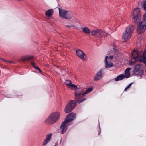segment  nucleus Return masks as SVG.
Listing matches in <instances>:
<instances>
[{
	"label": "nucleus",
	"instance_id": "obj_30",
	"mask_svg": "<svg viewBox=\"0 0 146 146\" xmlns=\"http://www.w3.org/2000/svg\"><path fill=\"white\" fill-rule=\"evenodd\" d=\"M132 84V83H130L129 85L127 87H126L124 89V91H126L127 90L128 88H129L130 87V86H131V85Z\"/></svg>",
	"mask_w": 146,
	"mask_h": 146
},
{
	"label": "nucleus",
	"instance_id": "obj_19",
	"mask_svg": "<svg viewBox=\"0 0 146 146\" xmlns=\"http://www.w3.org/2000/svg\"><path fill=\"white\" fill-rule=\"evenodd\" d=\"M125 78V76L123 74L119 75L115 78V80L116 81L121 80Z\"/></svg>",
	"mask_w": 146,
	"mask_h": 146
},
{
	"label": "nucleus",
	"instance_id": "obj_15",
	"mask_svg": "<svg viewBox=\"0 0 146 146\" xmlns=\"http://www.w3.org/2000/svg\"><path fill=\"white\" fill-rule=\"evenodd\" d=\"M65 84L72 89H76L77 88V85L72 84L71 81L70 80H66L65 82Z\"/></svg>",
	"mask_w": 146,
	"mask_h": 146
},
{
	"label": "nucleus",
	"instance_id": "obj_28",
	"mask_svg": "<svg viewBox=\"0 0 146 146\" xmlns=\"http://www.w3.org/2000/svg\"><path fill=\"white\" fill-rule=\"evenodd\" d=\"M49 141H48V140H47L46 139H45L43 143H42V145H45L47 143H48Z\"/></svg>",
	"mask_w": 146,
	"mask_h": 146
},
{
	"label": "nucleus",
	"instance_id": "obj_20",
	"mask_svg": "<svg viewBox=\"0 0 146 146\" xmlns=\"http://www.w3.org/2000/svg\"><path fill=\"white\" fill-rule=\"evenodd\" d=\"M142 66L139 64L137 65L135 67L134 70L136 72H138L141 69Z\"/></svg>",
	"mask_w": 146,
	"mask_h": 146
},
{
	"label": "nucleus",
	"instance_id": "obj_31",
	"mask_svg": "<svg viewBox=\"0 0 146 146\" xmlns=\"http://www.w3.org/2000/svg\"><path fill=\"white\" fill-rule=\"evenodd\" d=\"M143 20L146 22V13H145L143 15Z\"/></svg>",
	"mask_w": 146,
	"mask_h": 146
},
{
	"label": "nucleus",
	"instance_id": "obj_2",
	"mask_svg": "<svg viewBox=\"0 0 146 146\" xmlns=\"http://www.w3.org/2000/svg\"><path fill=\"white\" fill-rule=\"evenodd\" d=\"M134 31L133 25H129L127 27L126 30L124 32L122 39L124 41H127L131 37Z\"/></svg>",
	"mask_w": 146,
	"mask_h": 146
},
{
	"label": "nucleus",
	"instance_id": "obj_35",
	"mask_svg": "<svg viewBox=\"0 0 146 146\" xmlns=\"http://www.w3.org/2000/svg\"><path fill=\"white\" fill-rule=\"evenodd\" d=\"M61 139L60 140V142H61Z\"/></svg>",
	"mask_w": 146,
	"mask_h": 146
},
{
	"label": "nucleus",
	"instance_id": "obj_18",
	"mask_svg": "<svg viewBox=\"0 0 146 146\" xmlns=\"http://www.w3.org/2000/svg\"><path fill=\"white\" fill-rule=\"evenodd\" d=\"M53 10L52 9H50L46 11L45 15L47 17H50L53 15Z\"/></svg>",
	"mask_w": 146,
	"mask_h": 146
},
{
	"label": "nucleus",
	"instance_id": "obj_9",
	"mask_svg": "<svg viewBox=\"0 0 146 146\" xmlns=\"http://www.w3.org/2000/svg\"><path fill=\"white\" fill-rule=\"evenodd\" d=\"M76 104L75 100H71L70 101L66 106L64 111L66 113H68L72 111L76 105Z\"/></svg>",
	"mask_w": 146,
	"mask_h": 146
},
{
	"label": "nucleus",
	"instance_id": "obj_4",
	"mask_svg": "<svg viewBox=\"0 0 146 146\" xmlns=\"http://www.w3.org/2000/svg\"><path fill=\"white\" fill-rule=\"evenodd\" d=\"M58 9L59 15L60 18L69 20L73 17V14L71 11L61 8H59Z\"/></svg>",
	"mask_w": 146,
	"mask_h": 146
},
{
	"label": "nucleus",
	"instance_id": "obj_5",
	"mask_svg": "<svg viewBox=\"0 0 146 146\" xmlns=\"http://www.w3.org/2000/svg\"><path fill=\"white\" fill-rule=\"evenodd\" d=\"M131 16L134 22L138 23L141 19V14L140 12V9L139 8H136L134 9L132 12Z\"/></svg>",
	"mask_w": 146,
	"mask_h": 146
},
{
	"label": "nucleus",
	"instance_id": "obj_32",
	"mask_svg": "<svg viewBox=\"0 0 146 146\" xmlns=\"http://www.w3.org/2000/svg\"><path fill=\"white\" fill-rule=\"evenodd\" d=\"M113 57V55H111L109 58L108 57V58H109V60H111H111L112 59Z\"/></svg>",
	"mask_w": 146,
	"mask_h": 146
},
{
	"label": "nucleus",
	"instance_id": "obj_16",
	"mask_svg": "<svg viewBox=\"0 0 146 146\" xmlns=\"http://www.w3.org/2000/svg\"><path fill=\"white\" fill-rule=\"evenodd\" d=\"M82 32L86 34H90L91 33L90 30L87 27H81Z\"/></svg>",
	"mask_w": 146,
	"mask_h": 146
},
{
	"label": "nucleus",
	"instance_id": "obj_21",
	"mask_svg": "<svg viewBox=\"0 0 146 146\" xmlns=\"http://www.w3.org/2000/svg\"><path fill=\"white\" fill-rule=\"evenodd\" d=\"M33 58L32 56H27L25 57L23 59V61H26L27 60H30Z\"/></svg>",
	"mask_w": 146,
	"mask_h": 146
},
{
	"label": "nucleus",
	"instance_id": "obj_14",
	"mask_svg": "<svg viewBox=\"0 0 146 146\" xmlns=\"http://www.w3.org/2000/svg\"><path fill=\"white\" fill-rule=\"evenodd\" d=\"M108 56H106L104 62L105 65L106 67L110 68L112 67L113 66V64L112 62V61L111 60H109V58L108 59Z\"/></svg>",
	"mask_w": 146,
	"mask_h": 146
},
{
	"label": "nucleus",
	"instance_id": "obj_8",
	"mask_svg": "<svg viewBox=\"0 0 146 146\" xmlns=\"http://www.w3.org/2000/svg\"><path fill=\"white\" fill-rule=\"evenodd\" d=\"M137 24V31L138 33L139 34L143 33L146 29V22L143 20V21L139 22Z\"/></svg>",
	"mask_w": 146,
	"mask_h": 146
},
{
	"label": "nucleus",
	"instance_id": "obj_11",
	"mask_svg": "<svg viewBox=\"0 0 146 146\" xmlns=\"http://www.w3.org/2000/svg\"><path fill=\"white\" fill-rule=\"evenodd\" d=\"M70 124H68L65 121H63L60 127L59 131L62 134L64 133L67 129V126L70 125Z\"/></svg>",
	"mask_w": 146,
	"mask_h": 146
},
{
	"label": "nucleus",
	"instance_id": "obj_3",
	"mask_svg": "<svg viewBox=\"0 0 146 146\" xmlns=\"http://www.w3.org/2000/svg\"><path fill=\"white\" fill-rule=\"evenodd\" d=\"M60 114L58 112L51 113L48 117L45 120L46 123L53 124L56 122L59 119Z\"/></svg>",
	"mask_w": 146,
	"mask_h": 146
},
{
	"label": "nucleus",
	"instance_id": "obj_26",
	"mask_svg": "<svg viewBox=\"0 0 146 146\" xmlns=\"http://www.w3.org/2000/svg\"><path fill=\"white\" fill-rule=\"evenodd\" d=\"M49 141H48V140H47L46 139H45L43 143H42V145H45L47 143H48Z\"/></svg>",
	"mask_w": 146,
	"mask_h": 146
},
{
	"label": "nucleus",
	"instance_id": "obj_10",
	"mask_svg": "<svg viewBox=\"0 0 146 146\" xmlns=\"http://www.w3.org/2000/svg\"><path fill=\"white\" fill-rule=\"evenodd\" d=\"M76 114L73 112H72L69 114L65 118L64 121L68 124H70V125L72 124V121L74 120L76 117Z\"/></svg>",
	"mask_w": 146,
	"mask_h": 146
},
{
	"label": "nucleus",
	"instance_id": "obj_1",
	"mask_svg": "<svg viewBox=\"0 0 146 146\" xmlns=\"http://www.w3.org/2000/svg\"><path fill=\"white\" fill-rule=\"evenodd\" d=\"M131 54L133 58L130 61V65L134 64L136 61L138 60L141 62H144L146 66V50L143 53L141 52L134 49Z\"/></svg>",
	"mask_w": 146,
	"mask_h": 146
},
{
	"label": "nucleus",
	"instance_id": "obj_25",
	"mask_svg": "<svg viewBox=\"0 0 146 146\" xmlns=\"http://www.w3.org/2000/svg\"><path fill=\"white\" fill-rule=\"evenodd\" d=\"M51 135H47L46 139L50 141L51 139Z\"/></svg>",
	"mask_w": 146,
	"mask_h": 146
},
{
	"label": "nucleus",
	"instance_id": "obj_29",
	"mask_svg": "<svg viewBox=\"0 0 146 146\" xmlns=\"http://www.w3.org/2000/svg\"><path fill=\"white\" fill-rule=\"evenodd\" d=\"M49 141H48V140H47L46 139H45L43 143H42V145H45L47 143H48Z\"/></svg>",
	"mask_w": 146,
	"mask_h": 146
},
{
	"label": "nucleus",
	"instance_id": "obj_24",
	"mask_svg": "<svg viewBox=\"0 0 146 146\" xmlns=\"http://www.w3.org/2000/svg\"><path fill=\"white\" fill-rule=\"evenodd\" d=\"M142 7L145 11H146V0L143 3V5H142Z\"/></svg>",
	"mask_w": 146,
	"mask_h": 146
},
{
	"label": "nucleus",
	"instance_id": "obj_6",
	"mask_svg": "<svg viewBox=\"0 0 146 146\" xmlns=\"http://www.w3.org/2000/svg\"><path fill=\"white\" fill-rule=\"evenodd\" d=\"M75 99L76 100L75 102L78 103H80L83 101L86 100V99H81L80 100V99L82 97V96H83L84 94L83 90L82 88H80L77 90L75 92Z\"/></svg>",
	"mask_w": 146,
	"mask_h": 146
},
{
	"label": "nucleus",
	"instance_id": "obj_23",
	"mask_svg": "<svg viewBox=\"0 0 146 146\" xmlns=\"http://www.w3.org/2000/svg\"><path fill=\"white\" fill-rule=\"evenodd\" d=\"M31 64L33 66L34 68L35 69L38 70L39 71H41L40 69L37 67L35 66V63L33 61L31 62Z\"/></svg>",
	"mask_w": 146,
	"mask_h": 146
},
{
	"label": "nucleus",
	"instance_id": "obj_17",
	"mask_svg": "<svg viewBox=\"0 0 146 146\" xmlns=\"http://www.w3.org/2000/svg\"><path fill=\"white\" fill-rule=\"evenodd\" d=\"M131 69L128 68H127L125 71V77L126 78H128L130 76V71Z\"/></svg>",
	"mask_w": 146,
	"mask_h": 146
},
{
	"label": "nucleus",
	"instance_id": "obj_12",
	"mask_svg": "<svg viewBox=\"0 0 146 146\" xmlns=\"http://www.w3.org/2000/svg\"><path fill=\"white\" fill-rule=\"evenodd\" d=\"M76 54L77 56L81 59L85 60L86 58V54L81 50H76Z\"/></svg>",
	"mask_w": 146,
	"mask_h": 146
},
{
	"label": "nucleus",
	"instance_id": "obj_27",
	"mask_svg": "<svg viewBox=\"0 0 146 146\" xmlns=\"http://www.w3.org/2000/svg\"><path fill=\"white\" fill-rule=\"evenodd\" d=\"M49 141H48V140H47L46 139H45L43 143H42V145H45L47 143H48Z\"/></svg>",
	"mask_w": 146,
	"mask_h": 146
},
{
	"label": "nucleus",
	"instance_id": "obj_7",
	"mask_svg": "<svg viewBox=\"0 0 146 146\" xmlns=\"http://www.w3.org/2000/svg\"><path fill=\"white\" fill-rule=\"evenodd\" d=\"M91 34L94 36L101 38L107 35V33L101 29H96L91 31Z\"/></svg>",
	"mask_w": 146,
	"mask_h": 146
},
{
	"label": "nucleus",
	"instance_id": "obj_22",
	"mask_svg": "<svg viewBox=\"0 0 146 146\" xmlns=\"http://www.w3.org/2000/svg\"><path fill=\"white\" fill-rule=\"evenodd\" d=\"M93 90V88H92L90 87L88 88L86 90V91L84 93V94L85 95V94L92 91Z\"/></svg>",
	"mask_w": 146,
	"mask_h": 146
},
{
	"label": "nucleus",
	"instance_id": "obj_13",
	"mask_svg": "<svg viewBox=\"0 0 146 146\" xmlns=\"http://www.w3.org/2000/svg\"><path fill=\"white\" fill-rule=\"evenodd\" d=\"M104 68H102L96 74L94 78V80L98 81L101 79L102 76V73L103 72Z\"/></svg>",
	"mask_w": 146,
	"mask_h": 146
},
{
	"label": "nucleus",
	"instance_id": "obj_34",
	"mask_svg": "<svg viewBox=\"0 0 146 146\" xmlns=\"http://www.w3.org/2000/svg\"><path fill=\"white\" fill-rule=\"evenodd\" d=\"M2 59V60H5L4 59Z\"/></svg>",
	"mask_w": 146,
	"mask_h": 146
},
{
	"label": "nucleus",
	"instance_id": "obj_33",
	"mask_svg": "<svg viewBox=\"0 0 146 146\" xmlns=\"http://www.w3.org/2000/svg\"><path fill=\"white\" fill-rule=\"evenodd\" d=\"M66 27H71V26H69L67 25V26H66Z\"/></svg>",
	"mask_w": 146,
	"mask_h": 146
},
{
	"label": "nucleus",
	"instance_id": "obj_36",
	"mask_svg": "<svg viewBox=\"0 0 146 146\" xmlns=\"http://www.w3.org/2000/svg\"><path fill=\"white\" fill-rule=\"evenodd\" d=\"M54 146H56V145H55Z\"/></svg>",
	"mask_w": 146,
	"mask_h": 146
}]
</instances>
